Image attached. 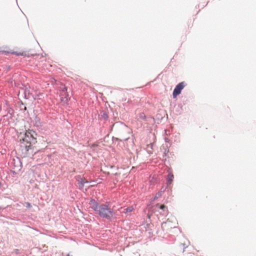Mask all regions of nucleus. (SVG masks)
I'll return each mask as SVG.
<instances>
[{
    "mask_svg": "<svg viewBox=\"0 0 256 256\" xmlns=\"http://www.w3.org/2000/svg\"><path fill=\"white\" fill-rule=\"evenodd\" d=\"M35 132L30 130L26 131L24 138L20 140V148L23 157H26L30 156H34L36 153L32 142L36 141L34 137Z\"/></svg>",
    "mask_w": 256,
    "mask_h": 256,
    "instance_id": "f257e3e1",
    "label": "nucleus"
},
{
    "mask_svg": "<svg viewBox=\"0 0 256 256\" xmlns=\"http://www.w3.org/2000/svg\"><path fill=\"white\" fill-rule=\"evenodd\" d=\"M178 222L175 218H168L165 222L162 224V230L166 232L170 231L172 228H176Z\"/></svg>",
    "mask_w": 256,
    "mask_h": 256,
    "instance_id": "f03ea898",
    "label": "nucleus"
},
{
    "mask_svg": "<svg viewBox=\"0 0 256 256\" xmlns=\"http://www.w3.org/2000/svg\"><path fill=\"white\" fill-rule=\"evenodd\" d=\"M98 212L99 215L102 218H109L112 216L111 209L105 204H102L99 206Z\"/></svg>",
    "mask_w": 256,
    "mask_h": 256,
    "instance_id": "7ed1b4c3",
    "label": "nucleus"
},
{
    "mask_svg": "<svg viewBox=\"0 0 256 256\" xmlns=\"http://www.w3.org/2000/svg\"><path fill=\"white\" fill-rule=\"evenodd\" d=\"M185 86L186 84L184 82H181L176 85L172 93L173 97L176 98L178 95H179L180 94L182 90Z\"/></svg>",
    "mask_w": 256,
    "mask_h": 256,
    "instance_id": "20e7f679",
    "label": "nucleus"
},
{
    "mask_svg": "<svg viewBox=\"0 0 256 256\" xmlns=\"http://www.w3.org/2000/svg\"><path fill=\"white\" fill-rule=\"evenodd\" d=\"M8 52L18 56H26V52L20 48H16L14 50Z\"/></svg>",
    "mask_w": 256,
    "mask_h": 256,
    "instance_id": "39448f33",
    "label": "nucleus"
},
{
    "mask_svg": "<svg viewBox=\"0 0 256 256\" xmlns=\"http://www.w3.org/2000/svg\"><path fill=\"white\" fill-rule=\"evenodd\" d=\"M77 181L80 185V186L82 188L84 184L88 182V181L84 178H82L80 177H78L77 178Z\"/></svg>",
    "mask_w": 256,
    "mask_h": 256,
    "instance_id": "423d86ee",
    "label": "nucleus"
},
{
    "mask_svg": "<svg viewBox=\"0 0 256 256\" xmlns=\"http://www.w3.org/2000/svg\"><path fill=\"white\" fill-rule=\"evenodd\" d=\"M90 207L94 209V210L97 211L98 210V204L94 200H92L90 202Z\"/></svg>",
    "mask_w": 256,
    "mask_h": 256,
    "instance_id": "0eeeda50",
    "label": "nucleus"
},
{
    "mask_svg": "<svg viewBox=\"0 0 256 256\" xmlns=\"http://www.w3.org/2000/svg\"><path fill=\"white\" fill-rule=\"evenodd\" d=\"M174 178V176L172 174H168V182L169 183H170Z\"/></svg>",
    "mask_w": 256,
    "mask_h": 256,
    "instance_id": "6e6552de",
    "label": "nucleus"
},
{
    "mask_svg": "<svg viewBox=\"0 0 256 256\" xmlns=\"http://www.w3.org/2000/svg\"><path fill=\"white\" fill-rule=\"evenodd\" d=\"M156 207H158L161 210H164L165 208H166L164 204L160 205L159 204H157Z\"/></svg>",
    "mask_w": 256,
    "mask_h": 256,
    "instance_id": "1a4fd4ad",
    "label": "nucleus"
},
{
    "mask_svg": "<svg viewBox=\"0 0 256 256\" xmlns=\"http://www.w3.org/2000/svg\"><path fill=\"white\" fill-rule=\"evenodd\" d=\"M102 118H104V119H107L108 118V116L106 113H103L102 114L101 116Z\"/></svg>",
    "mask_w": 256,
    "mask_h": 256,
    "instance_id": "9d476101",
    "label": "nucleus"
},
{
    "mask_svg": "<svg viewBox=\"0 0 256 256\" xmlns=\"http://www.w3.org/2000/svg\"><path fill=\"white\" fill-rule=\"evenodd\" d=\"M26 207L28 208H30L32 206L28 202H26Z\"/></svg>",
    "mask_w": 256,
    "mask_h": 256,
    "instance_id": "9b49d317",
    "label": "nucleus"
},
{
    "mask_svg": "<svg viewBox=\"0 0 256 256\" xmlns=\"http://www.w3.org/2000/svg\"><path fill=\"white\" fill-rule=\"evenodd\" d=\"M132 209H133V208H132V209H130V208H129V209H128L129 212H130V211H132Z\"/></svg>",
    "mask_w": 256,
    "mask_h": 256,
    "instance_id": "f8f14e48",
    "label": "nucleus"
},
{
    "mask_svg": "<svg viewBox=\"0 0 256 256\" xmlns=\"http://www.w3.org/2000/svg\"><path fill=\"white\" fill-rule=\"evenodd\" d=\"M64 89L65 90H67V89L66 88H64Z\"/></svg>",
    "mask_w": 256,
    "mask_h": 256,
    "instance_id": "ddd939ff",
    "label": "nucleus"
}]
</instances>
